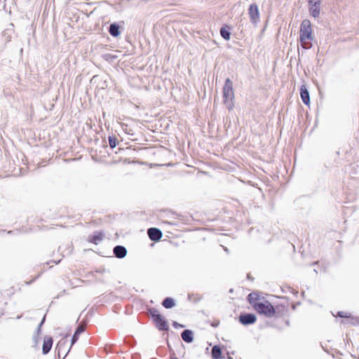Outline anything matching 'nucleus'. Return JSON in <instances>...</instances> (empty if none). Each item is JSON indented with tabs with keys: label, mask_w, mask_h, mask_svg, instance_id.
<instances>
[{
	"label": "nucleus",
	"mask_w": 359,
	"mask_h": 359,
	"mask_svg": "<svg viewBox=\"0 0 359 359\" xmlns=\"http://www.w3.org/2000/svg\"><path fill=\"white\" fill-rule=\"evenodd\" d=\"M41 327H37L36 332H37L38 334H39V333L41 332Z\"/></svg>",
	"instance_id": "nucleus-28"
},
{
	"label": "nucleus",
	"mask_w": 359,
	"mask_h": 359,
	"mask_svg": "<svg viewBox=\"0 0 359 359\" xmlns=\"http://www.w3.org/2000/svg\"><path fill=\"white\" fill-rule=\"evenodd\" d=\"M53 339L51 337H45L42 346V353L43 355L48 354L51 350Z\"/></svg>",
	"instance_id": "nucleus-12"
},
{
	"label": "nucleus",
	"mask_w": 359,
	"mask_h": 359,
	"mask_svg": "<svg viewBox=\"0 0 359 359\" xmlns=\"http://www.w3.org/2000/svg\"><path fill=\"white\" fill-rule=\"evenodd\" d=\"M201 297L198 294H189L188 295V299L194 303H197L201 300Z\"/></svg>",
	"instance_id": "nucleus-22"
},
{
	"label": "nucleus",
	"mask_w": 359,
	"mask_h": 359,
	"mask_svg": "<svg viewBox=\"0 0 359 359\" xmlns=\"http://www.w3.org/2000/svg\"><path fill=\"white\" fill-rule=\"evenodd\" d=\"M149 315L155 323L156 327L160 331H168L169 327L165 318L160 313L158 309L154 307L150 308L148 311Z\"/></svg>",
	"instance_id": "nucleus-4"
},
{
	"label": "nucleus",
	"mask_w": 359,
	"mask_h": 359,
	"mask_svg": "<svg viewBox=\"0 0 359 359\" xmlns=\"http://www.w3.org/2000/svg\"><path fill=\"white\" fill-rule=\"evenodd\" d=\"M108 31L111 36L113 37H117L121 34L120 26L118 23L114 22L109 25Z\"/></svg>",
	"instance_id": "nucleus-15"
},
{
	"label": "nucleus",
	"mask_w": 359,
	"mask_h": 359,
	"mask_svg": "<svg viewBox=\"0 0 359 359\" xmlns=\"http://www.w3.org/2000/svg\"><path fill=\"white\" fill-rule=\"evenodd\" d=\"M211 355L212 359L222 358V349L219 346L215 345L212 348Z\"/></svg>",
	"instance_id": "nucleus-18"
},
{
	"label": "nucleus",
	"mask_w": 359,
	"mask_h": 359,
	"mask_svg": "<svg viewBox=\"0 0 359 359\" xmlns=\"http://www.w3.org/2000/svg\"><path fill=\"white\" fill-rule=\"evenodd\" d=\"M335 317H339L341 318H346L347 321L341 320V323L343 324L348 323L352 325H359V318L353 316L350 313L344 312V311H338L336 315H334Z\"/></svg>",
	"instance_id": "nucleus-5"
},
{
	"label": "nucleus",
	"mask_w": 359,
	"mask_h": 359,
	"mask_svg": "<svg viewBox=\"0 0 359 359\" xmlns=\"http://www.w3.org/2000/svg\"><path fill=\"white\" fill-rule=\"evenodd\" d=\"M219 322L217 320L216 322L212 323V325L213 327H217L219 325Z\"/></svg>",
	"instance_id": "nucleus-26"
},
{
	"label": "nucleus",
	"mask_w": 359,
	"mask_h": 359,
	"mask_svg": "<svg viewBox=\"0 0 359 359\" xmlns=\"http://www.w3.org/2000/svg\"><path fill=\"white\" fill-rule=\"evenodd\" d=\"M313 271H314L316 273H318L316 269H313Z\"/></svg>",
	"instance_id": "nucleus-35"
},
{
	"label": "nucleus",
	"mask_w": 359,
	"mask_h": 359,
	"mask_svg": "<svg viewBox=\"0 0 359 359\" xmlns=\"http://www.w3.org/2000/svg\"><path fill=\"white\" fill-rule=\"evenodd\" d=\"M248 13L251 22L256 24L259 19V11L258 6L256 4H252L249 6Z\"/></svg>",
	"instance_id": "nucleus-8"
},
{
	"label": "nucleus",
	"mask_w": 359,
	"mask_h": 359,
	"mask_svg": "<svg viewBox=\"0 0 359 359\" xmlns=\"http://www.w3.org/2000/svg\"><path fill=\"white\" fill-rule=\"evenodd\" d=\"M224 103L226 108L231 111L233 109L234 93L233 89V83L229 78L226 79L223 87Z\"/></svg>",
	"instance_id": "nucleus-3"
},
{
	"label": "nucleus",
	"mask_w": 359,
	"mask_h": 359,
	"mask_svg": "<svg viewBox=\"0 0 359 359\" xmlns=\"http://www.w3.org/2000/svg\"><path fill=\"white\" fill-rule=\"evenodd\" d=\"M230 27L228 25H224L220 29V35L222 37L225 39L226 41H229L231 38V33H230Z\"/></svg>",
	"instance_id": "nucleus-17"
},
{
	"label": "nucleus",
	"mask_w": 359,
	"mask_h": 359,
	"mask_svg": "<svg viewBox=\"0 0 359 359\" xmlns=\"http://www.w3.org/2000/svg\"><path fill=\"white\" fill-rule=\"evenodd\" d=\"M127 249L125 246L118 245H116L113 249V253L115 257L118 259H123L127 255Z\"/></svg>",
	"instance_id": "nucleus-10"
},
{
	"label": "nucleus",
	"mask_w": 359,
	"mask_h": 359,
	"mask_svg": "<svg viewBox=\"0 0 359 359\" xmlns=\"http://www.w3.org/2000/svg\"><path fill=\"white\" fill-rule=\"evenodd\" d=\"M104 238V234L102 231H95L92 235L89 236V242L97 244L99 242L102 241Z\"/></svg>",
	"instance_id": "nucleus-14"
},
{
	"label": "nucleus",
	"mask_w": 359,
	"mask_h": 359,
	"mask_svg": "<svg viewBox=\"0 0 359 359\" xmlns=\"http://www.w3.org/2000/svg\"><path fill=\"white\" fill-rule=\"evenodd\" d=\"M299 38L300 41L305 43L302 46L304 48L309 49L312 47L311 43H306V40H313L311 23L308 19L304 20L301 23Z\"/></svg>",
	"instance_id": "nucleus-2"
},
{
	"label": "nucleus",
	"mask_w": 359,
	"mask_h": 359,
	"mask_svg": "<svg viewBox=\"0 0 359 359\" xmlns=\"http://www.w3.org/2000/svg\"><path fill=\"white\" fill-rule=\"evenodd\" d=\"M108 141L111 149H114L118 144V140L115 135L109 136Z\"/></svg>",
	"instance_id": "nucleus-20"
},
{
	"label": "nucleus",
	"mask_w": 359,
	"mask_h": 359,
	"mask_svg": "<svg viewBox=\"0 0 359 359\" xmlns=\"http://www.w3.org/2000/svg\"><path fill=\"white\" fill-rule=\"evenodd\" d=\"M248 300L253 309L259 314L271 318L276 313V309L264 297H261L258 292H250L248 295Z\"/></svg>",
	"instance_id": "nucleus-1"
},
{
	"label": "nucleus",
	"mask_w": 359,
	"mask_h": 359,
	"mask_svg": "<svg viewBox=\"0 0 359 359\" xmlns=\"http://www.w3.org/2000/svg\"><path fill=\"white\" fill-rule=\"evenodd\" d=\"M300 96L304 104L309 105L310 104L309 92L305 85H302L300 88Z\"/></svg>",
	"instance_id": "nucleus-13"
},
{
	"label": "nucleus",
	"mask_w": 359,
	"mask_h": 359,
	"mask_svg": "<svg viewBox=\"0 0 359 359\" xmlns=\"http://www.w3.org/2000/svg\"><path fill=\"white\" fill-rule=\"evenodd\" d=\"M71 348H69L68 351L67 352V353L65 355V356H63L62 359H65V356L67 355V354L69 353V350H70Z\"/></svg>",
	"instance_id": "nucleus-30"
},
{
	"label": "nucleus",
	"mask_w": 359,
	"mask_h": 359,
	"mask_svg": "<svg viewBox=\"0 0 359 359\" xmlns=\"http://www.w3.org/2000/svg\"><path fill=\"white\" fill-rule=\"evenodd\" d=\"M318 264V262H314L312 263V265H316Z\"/></svg>",
	"instance_id": "nucleus-32"
},
{
	"label": "nucleus",
	"mask_w": 359,
	"mask_h": 359,
	"mask_svg": "<svg viewBox=\"0 0 359 359\" xmlns=\"http://www.w3.org/2000/svg\"><path fill=\"white\" fill-rule=\"evenodd\" d=\"M38 278V276H36L34 279L32 280L31 281L29 282H26V284L27 285H30L32 284L36 278Z\"/></svg>",
	"instance_id": "nucleus-27"
},
{
	"label": "nucleus",
	"mask_w": 359,
	"mask_h": 359,
	"mask_svg": "<svg viewBox=\"0 0 359 359\" xmlns=\"http://www.w3.org/2000/svg\"><path fill=\"white\" fill-rule=\"evenodd\" d=\"M45 320H46V316H44L41 320V321L40 322V323L39 324L38 327H41V326L43 325V324L45 322Z\"/></svg>",
	"instance_id": "nucleus-24"
},
{
	"label": "nucleus",
	"mask_w": 359,
	"mask_h": 359,
	"mask_svg": "<svg viewBox=\"0 0 359 359\" xmlns=\"http://www.w3.org/2000/svg\"><path fill=\"white\" fill-rule=\"evenodd\" d=\"M309 13L311 16L316 18L320 12V0H309Z\"/></svg>",
	"instance_id": "nucleus-7"
},
{
	"label": "nucleus",
	"mask_w": 359,
	"mask_h": 359,
	"mask_svg": "<svg viewBox=\"0 0 359 359\" xmlns=\"http://www.w3.org/2000/svg\"><path fill=\"white\" fill-rule=\"evenodd\" d=\"M172 326L175 328H178V327H180V323H178L177 321H173Z\"/></svg>",
	"instance_id": "nucleus-25"
},
{
	"label": "nucleus",
	"mask_w": 359,
	"mask_h": 359,
	"mask_svg": "<svg viewBox=\"0 0 359 359\" xmlns=\"http://www.w3.org/2000/svg\"><path fill=\"white\" fill-rule=\"evenodd\" d=\"M13 231H9L8 232V234H11V233H13Z\"/></svg>",
	"instance_id": "nucleus-33"
},
{
	"label": "nucleus",
	"mask_w": 359,
	"mask_h": 359,
	"mask_svg": "<svg viewBox=\"0 0 359 359\" xmlns=\"http://www.w3.org/2000/svg\"><path fill=\"white\" fill-rule=\"evenodd\" d=\"M149 239L154 242L159 241L163 236L162 231L158 228L151 227L147 229Z\"/></svg>",
	"instance_id": "nucleus-9"
},
{
	"label": "nucleus",
	"mask_w": 359,
	"mask_h": 359,
	"mask_svg": "<svg viewBox=\"0 0 359 359\" xmlns=\"http://www.w3.org/2000/svg\"><path fill=\"white\" fill-rule=\"evenodd\" d=\"M71 348H69L68 351L67 352V353L65 355V356H63L62 359H65V356L67 355V354L69 353V350H70Z\"/></svg>",
	"instance_id": "nucleus-29"
},
{
	"label": "nucleus",
	"mask_w": 359,
	"mask_h": 359,
	"mask_svg": "<svg viewBox=\"0 0 359 359\" xmlns=\"http://www.w3.org/2000/svg\"><path fill=\"white\" fill-rule=\"evenodd\" d=\"M60 262V260H58L57 262H55V263L57 264Z\"/></svg>",
	"instance_id": "nucleus-34"
},
{
	"label": "nucleus",
	"mask_w": 359,
	"mask_h": 359,
	"mask_svg": "<svg viewBox=\"0 0 359 359\" xmlns=\"http://www.w3.org/2000/svg\"><path fill=\"white\" fill-rule=\"evenodd\" d=\"M238 320L243 325H250L257 321V316L252 313H242L238 317Z\"/></svg>",
	"instance_id": "nucleus-6"
},
{
	"label": "nucleus",
	"mask_w": 359,
	"mask_h": 359,
	"mask_svg": "<svg viewBox=\"0 0 359 359\" xmlns=\"http://www.w3.org/2000/svg\"><path fill=\"white\" fill-rule=\"evenodd\" d=\"M181 338L187 344H191L194 340V333L191 330L185 329L181 332Z\"/></svg>",
	"instance_id": "nucleus-11"
},
{
	"label": "nucleus",
	"mask_w": 359,
	"mask_h": 359,
	"mask_svg": "<svg viewBox=\"0 0 359 359\" xmlns=\"http://www.w3.org/2000/svg\"><path fill=\"white\" fill-rule=\"evenodd\" d=\"M162 305L165 309H172L175 306V301L172 297H165L162 302Z\"/></svg>",
	"instance_id": "nucleus-19"
},
{
	"label": "nucleus",
	"mask_w": 359,
	"mask_h": 359,
	"mask_svg": "<svg viewBox=\"0 0 359 359\" xmlns=\"http://www.w3.org/2000/svg\"><path fill=\"white\" fill-rule=\"evenodd\" d=\"M67 340L65 339H60L56 346V350H57V354L60 356V351L62 348H65L66 345Z\"/></svg>",
	"instance_id": "nucleus-21"
},
{
	"label": "nucleus",
	"mask_w": 359,
	"mask_h": 359,
	"mask_svg": "<svg viewBox=\"0 0 359 359\" xmlns=\"http://www.w3.org/2000/svg\"><path fill=\"white\" fill-rule=\"evenodd\" d=\"M84 332V327L81 325H78L75 330V332L71 339V346L70 348L78 341L79 336Z\"/></svg>",
	"instance_id": "nucleus-16"
},
{
	"label": "nucleus",
	"mask_w": 359,
	"mask_h": 359,
	"mask_svg": "<svg viewBox=\"0 0 359 359\" xmlns=\"http://www.w3.org/2000/svg\"><path fill=\"white\" fill-rule=\"evenodd\" d=\"M168 346L170 349V359H179L176 357L174 350L170 347L169 341H168Z\"/></svg>",
	"instance_id": "nucleus-23"
},
{
	"label": "nucleus",
	"mask_w": 359,
	"mask_h": 359,
	"mask_svg": "<svg viewBox=\"0 0 359 359\" xmlns=\"http://www.w3.org/2000/svg\"><path fill=\"white\" fill-rule=\"evenodd\" d=\"M184 327V325H182V324H181V328H182V327Z\"/></svg>",
	"instance_id": "nucleus-36"
},
{
	"label": "nucleus",
	"mask_w": 359,
	"mask_h": 359,
	"mask_svg": "<svg viewBox=\"0 0 359 359\" xmlns=\"http://www.w3.org/2000/svg\"><path fill=\"white\" fill-rule=\"evenodd\" d=\"M224 251H226V252H229L228 248H226V247H224Z\"/></svg>",
	"instance_id": "nucleus-31"
}]
</instances>
